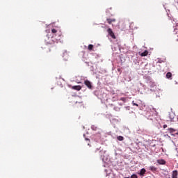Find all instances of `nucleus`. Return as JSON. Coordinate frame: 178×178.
<instances>
[{
	"label": "nucleus",
	"instance_id": "f257e3e1",
	"mask_svg": "<svg viewBox=\"0 0 178 178\" xmlns=\"http://www.w3.org/2000/svg\"><path fill=\"white\" fill-rule=\"evenodd\" d=\"M84 84L86 86V87H88V88H89V90H92V83L91 81L86 80L84 81Z\"/></svg>",
	"mask_w": 178,
	"mask_h": 178
},
{
	"label": "nucleus",
	"instance_id": "f03ea898",
	"mask_svg": "<svg viewBox=\"0 0 178 178\" xmlns=\"http://www.w3.org/2000/svg\"><path fill=\"white\" fill-rule=\"evenodd\" d=\"M109 35L111 37H112L113 38V40H116V36L115 35V33H113V31H112V29L111 28H109L108 30H107Z\"/></svg>",
	"mask_w": 178,
	"mask_h": 178
},
{
	"label": "nucleus",
	"instance_id": "7ed1b4c3",
	"mask_svg": "<svg viewBox=\"0 0 178 178\" xmlns=\"http://www.w3.org/2000/svg\"><path fill=\"white\" fill-rule=\"evenodd\" d=\"M47 46L46 48L49 49V45H51V47H55V42H54V40H51L50 41H47Z\"/></svg>",
	"mask_w": 178,
	"mask_h": 178
},
{
	"label": "nucleus",
	"instance_id": "20e7f679",
	"mask_svg": "<svg viewBox=\"0 0 178 178\" xmlns=\"http://www.w3.org/2000/svg\"><path fill=\"white\" fill-rule=\"evenodd\" d=\"M157 163H159V165H165L166 161L163 159H159L157 160Z\"/></svg>",
	"mask_w": 178,
	"mask_h": 178
},
{
	"label": "nucleus",
	"instance_id": "39448f33",
	"mask_svg": "<svg viewBox=\"0 0 178 178\" xmlns=\"http://www.w3.org/2000/svg\"><path fill=\"white\" fill-rule=\"evenodd\" d=\"M72 90H76V91H80L81 90V86H72Z\"/></svg>",
	"mask_w": 178,
	"mask_h": 178
},
{
	"label": "nucleus",
	"instance_id": "423d86ee",
	"mask_svg": "<svg viewBox=\"0 0 178 178\" xmlns=\"http://www.w3.org/2000/svg\"><path fill=\"white\" fill-rule=\"evenodd\" d=\"M156 169L157 168L154 165L149 167V170H151V172H156Z\"/></svg>",
	"mask_w": 178,
	"mask_h": 178
},
{
	"label": "nucleus",
	"instance_id": "0eeeda50",
	"mask_svg": "<svg viewBox=\"0 0 178 178\" xmlns=\"http://www.w3.org/2000/svg\"><path fill=\"white\" fill-rule=\"evenodd\" d=\"M106 20H107L108 24H112V23L116 22V19H111V18H108Z\"/></svg>",
	"mask_w": 178,
	"mask_h": 178
},
{
	"label": "nucleus",
	"instance_id": "6e6552de",
	"mask_svg": "<svg viewBox=\"0 0 178 178\" xmlns=\"http://www.w3.org/2000/svg\"><path fill=\"white\" fill-rule=\"evenodd\" d=\"M145 172H147V170L145 168H142L140 171L139 175L140 176H144V175H145Z\"/></svg>",
	"mask_w": 178,
	"mask_h": 178
},
{
	"label": "nucleus",
	"instance_id": "1a4fd4ad",
	"mask_svg": "<svg viewBox=\"0 0 178 178\" xmlns=\"http://www.w3.org/2000/svg\"><path fill=\"white\" fill-rule=\"evenodd\" d=\"M177 175H178L177 170H174L172 172V178H177Z\"/></svg>",
	"mask_w": 178,
	"mask_h": 178
},
{
	"label": "nucleus",
	"instance_id": "9d476101",
	"mask_svg": "<svg viewBox=\"0 0 178 178\" xmlns=\"http://www.w3.org/2000/svg\"><path fill=\"white\" fill-rule=\"evenodd\" d=\"M166 77L167 79H170V80H172V72H168L166 74Z\"/></svg>",
	"mask_w": 178,
	"mask_h": 178
},
{
	"label": "nucleus",
	"instance_id": "9b49d317",
	"mask_svg": "<svg viewBox=\"0 0 178 178\" xmlns=\"http://www.w3.org/2000/svg\"><path fill=\"white\" fill-rule=\"evenodd\" d=\"M147 55H148V51L147 50L140 54V56H147Z\"/></svg>",
	"mask_w": 178,
	"mask_h": 178
},
{
	"label": "nucleus",
	"instance_id": "f8f14e48",
	"mask_svg": "<svg viewBox=\"0 0 178 178\" xmlns=\"http://www.w3.org/2000/svg\"><path fill=\"white\" fill-rule=\"evenodd\" d=\"M117 140H118V141H123V140H124V138L122 136H119L117 137Z\"/></svg>",
	"mask_w": 178,
	"mask_h": 178
},
{
	"label": "nucleus",
	"instance_id": "ddd939ff",
	"mask_svg": "<svg viewBox=\"0 0 178 178\" xmlns=\"http://www.w3.org/2000/svg\"><path fill=\"white\" fill-rule=\"evenodd\" d=\"M94 49V45L92 44H89L88 47V49L89 51H92V49Z\"/></svg>",
	"mask_w": 178,
	"mask_h": 178
},
{
	"label": "nucleus",
	"instance_id": "4468645a",
	"mask_svg": "<svg viewBox=\"0 0 178 178\" xmlns=\"http://www.w3.org/2000/svg\"><path fill=\"white\" fill-rule=\"evenodd\" d=\"M168 131L170 132V133H175V131H176V130L173 128H168Z\"/></svg>",
	"mask_w": 178,
	"mask_h": 178
},
{
	"label": "nucleus",
	"instance_id": "2eb2a0df",
	"mask_svg": "<svg viewBox=\"0 0 178 178\" xmlns=\"http://www.w3.org/2000/svg\"><path fill=\"white\" fill-rule=\"evenodd\" d=\"M120 101H122V102H126L127 101V97H121Z\"/></svg>",
	"mask_w": 178,
	"mask_h": 178
},
{
	"label": "nucleus",
	"instance_id": "dca6fc26",
	"mask_svg": "<svg viewBox=\"0 0 178 178\" xmlns=\"http://www.w3.org/2000/svg\"><path fill=\"white\" fill-rule=\"evenodd\" d=\"M52 34H55L56 35V33H58V31L55 29H51Z\"/></svg>",
	"mask_w": 178,
	"mask_h": 178
},
{
	"label": "nucleus",
	"instance_id": "f3484780",
	"mask_svg": "<svg viewBox=\"0 0 178 178\" xmlns=\"http://www.w3.org/2000/svg\"><path fill=\"white\" fill-rule=\"evenodd\" d=\"M133 106H138V104L135 103L134 101L132 102Z\"/></svg>",
	"mask_w": 178,
	"mask_h": 178
},
{
	"label": "nucleus",
	"instance_id": "a211bd4d",
	"mask_svg": "<svg viewBox=\"0 0 178 178\" xmlns=\"http://www.w3.org/2000/svg\"><path fill=\"white\" fill-rule=\"evenodd\" d=\"M131 178H138V177H137V175H132L131 176Z\"/></svg>",
	"mask_w": 178,
	"mask_h": 178
},
{
	"label": "nucleus",
	"instance_id": "6ab92c4d",
	"mask_svg": "<svg viewBox=\"0 0 178 178\" xmlns=\"http://www.w3.org/2000/svg\"><path fill=\"white\" fill-rule=\"evenodd\" d=\"M74 102H75V104H83V102H81V101H80V102L74 101Z\"/></svg>",
	"mask_w": 178,
	"mask_h": 178
},
{
	"label": "nucleus",
	"instance_id": "aec40b11",
	"mask_svg": "<svg viewBox=\"0 0 178 178\" xmlns=\"http://www.w3.org/2000/svg\"><path fill=\"white\" fill-rule=\"evenodd\" d=\"M166 127H168V125L167 124H164L163 125V129H166Z\"/></svg>",
	"mask_w": 178,
	"mask_h": 178
},
{
	"label": "nucleus",
	"instance_id": "412c9836",
	"mask_svg": "<svg viewBox=\"0 0 178 178\" xmlns=\"http://www.w3.org/2000/svg\"><path fill=\"white\" fill-rule=\"evenodd\" d=\"M127 109H130L129 108V106H127V107H125Z\"/></svg>",
	"mask_w": 178,
	"mask_h": 178
},
{
	"label": "nucleus",
	"instance_id": "4be33fe9",
	"mask_svg": "<svg viewBox=\"0 0 178 178\" xmlns=\"http://www.w3.org/2000/svg\"><path fill=\"white\" fill-rule=\"evenodd\" d=\"M109 9H111H111H112V8H110Z\"/></svg>",
	"mask_w": 178,
	"mask_h": 178
}]
</instances>
